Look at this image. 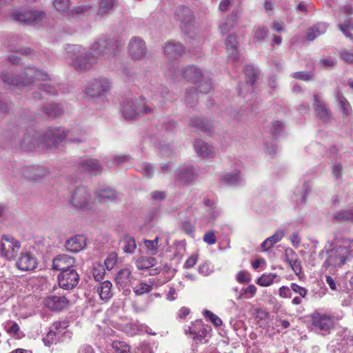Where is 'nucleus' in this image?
Here are the masks:
<instances>
[{
    "label": "nucleus",
    "instance_id": "nucleus-1",
    "mask_svg": "<svg viewBox=\"0 0 353 353\" xmlns=\"http://www.w3.org/2000/svg\"><path fill=\"white\" fill-rule=\"evenodd\" d=\"M121 45L122 43L117 39L101 38L91 45V52H86L85 48L78 45H69L66 50L70 63L77 70L84 71L92 66L97 57L108 58L110 55H115Z\"/></svg>",
    "mask_w": 353,
    "mask_h": 353
},
{
    "label": "nucleus",
    "instance_id": "nucleus-2",
    "mask_svg": "<svg viewBox=\"0 0 353 353\" xmlns=\"http://www.w3.org/2000/svg\"><path fill=\"white\" fill-rule=\"evenodd\" d=\"M77 131V130L65 131L61 128H49L45 131L34 133V137H30V134L26 135L22 141L21 147L32 149L40 144H43L49 148L57 145L63 139H67L70 142H83L84 138L81 132L78 137L74 136V133Z\"/></svg>",
    "mask_w": 353,
    "mask_h": 353
},
{
    "label": "nucleus",
    "instance_id": "nucleus-3",
    "mask_svg": "<svg viewBox=\"0 0 353 353\" xmlns=\"http://www.w3.org/2000/svg\"><path fill=\"white\" fill-rule=\"evenodd\" d=\"M1 79L8 85L21 87L29 86L34 81L50 80V75L45 71L30 66L26 67L19 77H14L8 72H3L1 74Z\"/></svg>",
    "mask_w": 353,
    "mask_h": 353
},
{
    "label": "nucleus",
    "instance_id": "nucleus-4",
    "mask_svg": "<svg viewBox=\"0 0 353 353\" xmlns=\"http://www.w3.org/2000/svg\"><path fill=\"white\" fill-rule=\"evenodd\" d=\"M332 250H327L329 254L325 263L327 265H342L345 263L346 259L353 253V241L342 236H336L330 243Z\"/></svg>",
    "mask_w": 353,
    "mask_h": 353
},
{
    "label": "nucleus",
    "instance_id": "nucleus-5",
    "mask_svg": "<svg viewBox=\"0 0 353 353\" xmlns=\"http://www.w3.org/2000/svg\"><path fill=\"white\" fill-rule=\"evenodd\" d=\"M121 112L125 119H134L151 113L152 109L145 104L143 99H128L121 105Z\"/></svg>",
    "mask_w": 353,
    "mask_h": 353
},
{
    "label": "nucleus",
    "instance_id": "nucleus-6",
    "mask_svg": "<svg viewBox=\"0 0 353 353\" xmlns=\"http://www.w3.org/2000/svg\"><path fill=\"white\" fill-rule=\"evenodd\" d=\"M112 88V83L105 77H99L92 80L85 93L87 96L93 100L104 101L107 94Z\"/></svg>",
    "mask_w": 353,
    "mask_h": 353
},
{
    "label": "nucleus",
    "instance_id": "nucleus-7",
    "mask_svg": "<svg viewBox=\"0 0 353 353\" xmlns=\"http://www.w3.org/2000/svg\"><path fill=\"white\" fill-rule=\"evenodd\" d=\"M70 203L76 209L83 210H92L94 205L90 199V194L85 186H78L74 189Z\"/></svg>",
    "mask_w": 353,
    "mask_h": 353
},
{
    "label": "nucleus",
    "instance_id": "nucleus-8",
    "mask_svg": "<svg viewBox=\"0 0 353 353\" xmlns=\"http://www.w3.org/2000/svg\"><path fill=\"white\" fill-rule=\"evenodd\" d=\"M20 248V241L12 236L6 234L1 236L0 241V254L2 257L8 260L14 259Z\"/></svg>",
    "mask_w": 353,
    "mask_h": 353
},
{
    "label": "nucleus",
    "instance_id": "nucleus-9",
    "mask_svg": "<svg viewBox=\"0 0 353 353\" xmlns=\"http://www.w3.org/2000/svg\"><path fill=\"white\" fill-rule=\"evenodd\" d=\"M12 18L20 23L28 25H35L46 19V14L42 10H14L12 12Z\"/></svg>",
    "mask_w": 353,
    "mask_h": 353
},
{
    "label": "nucleus",
    "instance_id": "nucleus-10",
    "mask_svg": "<svg viewBox=\"0 0 353 353\" xmlns=\"http://www.w3.org/2000/svg\"><path fill=\"white\" fill-rule=\"evenodd\" d=\"M312 323L316 331L325 336L334 327V317L323 313L316 312L311 316Z\"/></svg>",
    "mask_w": 353,
    "mask_h": 353
},
{
    "label": "nucleus",
    "instance_id": "nucleus-11",
    "mask_svg": "<svg viewBox=\"0 0 353 353\" xmlns=\"http://www.w3.org/2000/svg\"><path fill=\"white\" fill-rule=\"evenodd\" d=\"M174 18L180 22L181 29L189 33L194 22V16L191 9L186 6H179L174 12Z\"/></svg>",
    "mask_w": 353,
    "mask_h": 353
},
{
    "label": "nucleus",
    "instance_id": "nucleus-12",
    "mask_svg": "<svg viewBox=\"0 0 353 353\" xmlns=\"http://www.w3.org/2000/svg\"><path fill=\"white\" fill-rule=\"evenodd\" d=\"M79 281V275L74 268L61 272L58 276L60 288L64 290L73 289Z\"/></svg>",
    "mask_w": 353,
    "mask_h": 353
},
{
    "label": "nucleus",
    "instance_id": "nucleus-13",
    "mask_svg": "<svg viewBox=\"0 0 353 353\" xmlns=\"http://www.w3.org/2000/svg\"><path fill=\"white\" fill-rule=\"evenodd\" d=\"M129 53L134 59L143 58L146 54L145 42L139 37L132 38L129 43Z\"/></svg>",
    "mask_w": 353,
    "mask_h": 353
},
{
    "label": "nucleus",
    "instance_id": "nucleus-14",
    "mask_svg": "<svg viewBox=\"0 0 353 353\" xmlns=\"http://www.w3.org/2000/svg\"><path fill=\"white\" fill-rule=\"evenodd\" d=\"M177 179L184 183L193 181L197 177V173L194 167L190 164H184L181 165L176 170Z\"/></svg>",
    "mask_w": 353,
    "mask_h": 353
},
{
    "label": "nucleus",
    "instance_id": "nucleus-15",
    "mask_svg": "<svg viewBox=\"0 0 353 353\" xmlns=\"http://www.w3.org/2000/svg\"><path fill=\"white\" fill-rule=\"evenodd\" d=\"M37 265L36 258L28 252H21L16 263L17 268L22 271L32 270Z\"/></svg>",
    "mask_w": 353,
    "mask_h": 353
},
{
    "label": "nucleus",
    "instance_id": "nucleus-16",
    "mask_svg": "<svg viewBox=\"0 0 353 353\" xmlns=\"http://www.w3.org/2000/svg\"><path fill=\"white\" fill-rule=\"evenodd\" d=\"M185 50L184 46L179 41H170L165 43L163 52L168 59H174L181 56Z\"/></svg>",
    "mask_w": 353,
    "mask_h": 353
},
{
    "label": "nucleus",
    "instance_id": "nucleus-17",
    "mask_svg": "<svg viewBox=\"0 0 353 353\" xmlns=\"http://www.w3.org/2000/svg\"><path fill=\"white\" fill-rule=\"evenodd\" d=\"M25 177L32 181H40L49 174L48 169L44 165H32L23 170Z\"/></svg>",
    "mask_w": 353,
    "mask_h": 353
},
{
    "label": "nucleus",
    "instance_id": "nucleus-18",
    "mask_svg": "<svg viewBox=\"0 0 353 353\" xmlns=\"http://www.w3.org/2000/svg\"><path fill=\"white\" fill-rule=\"evenodd\" d=\"M79 169L92 174H99L103 172V166L100 162L97 159L91 158L81 159L79 164Z\"/></svg>",
    "mask_w": 353,
    "mask_h": 353
},
{
    "label": "nucleus",
    "instance_id": "nucleus-19",
    "mask_svg": "<svg viewBox=\"0 0 353 353\" xmlns=\"http://www.w3.org/2000/svg\"><path fill=\"white\" fill-rule=\"evenodd\" d=\"M313 106L316 114L321 120L327 121L330 118L331 112L319 93L314 94Z\"/></svg>",
    "mask_w": 353,
    "mask_h": 353
},
{
    "label": "nucleus",
    "instance_id": "nucleus-20",
    "mask_svg": "<svg viewBox=\"0 0 353 353\" xmlns=\"http://www.w3.org/2000/svg\"><path fill=\"white\" fill-rule=\"evenodd\" d=\"M68 300L63 296H50L43 300L44 305L52 311H61L67 307Z\"/></svg>",
    "mask_w": 353,
    "mask_h": 353
},
{
    "label": "nucleus",
    "instance_id": "nucleus-21",
    "mask_svg": "<svg viewBox=\"0 0 353 353\" xmlns=\"http://www.w3.org/2000/svg\"><path fill=\"white\" fill-rule=\"evenodd\" d=\"M134 281L135 277L133 276L132 270L128 268L120 270L115 277L117 285L122 288L132 286Z\"/></svg>",
    "mask_w": 353,
    "mask_h": 353
},
{
    "label": "nucleus",
    "instance_id": "nucleus-22",
    "mask_svg": "<svg viewBox=\"0 0 353 353\" xmlns=\"http://www.w3.org/2000/svg\"><path fill=\"white\" fill-rule=\"evenodd\" d=\"M75 263V259L66 254L59 255L53 259L52 269L63 272L68 269H72Z\"/></svg>",
    "mask_w": 353,
    "mask_h": 353
},
{
    "label": "nucleus",
    "instance_id": "nucleus-23",
    "mask_svg": "<svg viewBox=\"0 0 353 353\" xmlns=\"http://www.w3.org/2000/svg\"><path fill=\"white\" fill-rule=\"evenodd\" d=\"M183 78L194 84L197 83L203 78L202 71L194 65H188L181 70Z\"/></svg>",
    "mask_w": 353,
    "mask_h": 353
},
{
    "label": "nucleus",
    "instance_id": "nucleus-24",
    "mask_svg": "<svg viewBox=\"0 0 353 353\" xmlns=\"http://www.w3.org/2000/svg\"><path fill=\"white\" fill-rule=\"evenodd\" d=\"M196 153L201 157H212L214 154V148L201 139H196L194 142Z\"/></svg>",
    "mask_w": 353,
    "mask_h": 353
},
{
    "label": "nucleus",
    "instance_id": "nucleus-25",
    "mask_svg": "<svg viewBox=\"0 0 353 353\" xmlns=\"http://www.w3.org/2000/svg\"><path fill=\"white\" fill-rule=\"evenodd\" d=\"M86 246V239L83 235H76L66 241L65 248L71 252H78Z\"/></svg>",
    "mask_w": 353,
    "mask_h": 353
},
{
    "label": "nucleus",
    "instance_id": "nucleus-26",
    "mask_svg": "<svg viewBox=\"0 0 353 353\" xmlns=\"http://www.w3.org/2000/svg\"><path fill=\"white\" fill-rule=\"evenodd\" d=\"M112 287V285L110 281H105L98 285L94 292L99 295L101 301L106 302L113 296Z\"/></svg>",
    "mask_w": 353,
    "mask_h": 353
},
{
    "label": "nucleus",
    "instance_id": "nucleus-27",
    "mask_svg": "<svg viewBox=\"0 0 353 353\" xmlns=\"http://www.w3.org/2000/svg\"><path fill=\"white\" fill-rule=\"evenodd\" d=\"M185 333L190 334L193 340L202 342L207 336L208 330L204 325L199 323L192 327H189L188 330H185Z\"/></svg>",
    "mask_w": 353,
    "mask_h": 353
},
{
    "label": "nucleus",
    "instance_id": "nucleus-28",
    "mask_svg": "<svg viewBox=\"0 0 353 353\" xmlns=\"http://www.w3.org/2000/svg\"><path fill=\"white\" fill-rule=\"evenodd\" d=\"M223 181H224L228 185L234 186L241 185L245 182L243 176L239 170L226 173L223 176Z\"/></svg>",
    "mask_w": 353,
    "mask_h": 353
},
{
    "label": "nucleus",
    "instance_id": "nucleus-29",
    "mask_svg": "<svg viewBox=\"0 0 353 353\" xmlns=\"http://www.w3.org/2000/svg\"><path fill=\"white\" fill-rule=\"evenodd\" d=\"M96 199L101 203L107 201H114L119 198L117 192L110 188H104L96 192Z\"/></svg>",
    "mask_w": 353,
    "mask_h": 353
},
{
    "label": "nucleus",
    "instance_id": "nucleus-30",
    "mask_svg": "<svg viewBox=\"0 0 353 353\" xmlns=\"http://www.w3.org/2000/svg\"><path fill=\"white\" fill-rule=\"evenodd\" d=\"M226 50L229 54V57L236 60L239 57V51L237 48L236 36L235 34H230L225 40Z\"/></svg>",
    "mask_w": 353,
    "mask_h": 353
},
{
    "label": "nucleus",
    "instance_id": "nucleus-31",
    "mask_svg": "<svg viewBox=\"0 0 353 353\" xmlns=\"http://www.w3.org/2000/svg\"><path fill=\"white\" fill-rule=\"evenodd\" d=\"M327 28V25L325 23H318L307 30L306 38L312 41L319 36L323 34Z\"/></svg>",
    "mask_w": 353,
    "mask_h": 353
},
{
    "label": "nucleus",
    "instance_id": "nucleus-32",
    "mask_svg": "<svg viewBox=\"0 0 353 353\" xmlns=\"http://www.w3.org/2000/svg\"><path fill=\"white\" fill-rule=\"evenodd\" d=\"M130 157L125 154L112 155L108 157L105 161L106 165L109 168L117 167L122 165L124 163L128 162Z\"/></svg>",
    "mask_w": 353,
    "mask_h": 353
},
{
    "label": "nucleus",
    "instance_id": "nucleus-33",
    "mask_svg": "<svg viewBox=\"0 0 353 353\" xmlns=\"http://www.w3.org/2000/svg\"><path fill=\"white\" fill-rule=\"evenodd\" d=\"M282 230L276 231L272 236L267 238L261 244L263 250H268L274 243L279 242L283 236Z\"/></svg>",
    "mask_w": 353,
    "mask_h": 353
},
{
    "label": "nucleus",
    "instance_id": "nucleus-34",
    "mask_svg": "<svg viewBox=\"0 0 353 353\" xmlns=\"http://www.w3.org/2000/svg\"><path fill=\"white\" fill-rule=\"evenodd\" d=\"M151 92L153 93L152 97L157 99H165L169 94V90L167 87L159 85L158 86H151Z\"/></svg>",
    "mask_w": 353,
    "mask_h": 353
},
{
    "label": "nucleus",
    "instance_id": "nucleus-35",
    "mask_svg": "<svg viewBox=\"0 0 353 353\" xmlns=\"http://www.w3.org/2000/svg\"><path fill=\"white\" fill-rule=\"evenodd\" d=\"M276 282L279 281V278L276 274H263L256 280V284L263 287L270 286L273 283L274 280Z\"/></svg>",
    "mask_w": 353,
    "mask_h": 353
},
{
    "label": "nucleus",
    "instance_id": "nucleus-36",
    "mask_svg": "<svg viewBox=\"0 0 353 353\" xmlns=\"http://www.w3.org/2000/svg\"><path fill=\"white\" fill-rule=\"evenodd\" d=\"M244 72L246 83L252 86L258 75L257 70L253 65H248L245 67Z\"/></svg>",
    "mask_w": 353,
    "mask_h": 353
},
{
    "label": "nucleus",
    "instance_id": "nucleus-37",
    "mask_svg": "<svg viewBox=\"0 0 353 353\" xmlns=\"http://www.w3.org/2000/svg\"><path fill=\"white\" fill-rule=\"evenodd\" d=\"M156 259L150 256H141L136 261V266L139 270L148 269L155 264Z\"/></svg>",
    "mask_w": 353,
    "mask_h": 353
},
{
    "label": "nucleus",
    "instance_id": "nucleus-38",
    "mask_svg": "<svg viewBox=\"0 0 353 353\" xmlns=\"http://www.w3.org/2000/svg\"><path fill=\"white\" fill-rule=\"evenodd\" d=\"M336 97L340 103L341 112L344 115H350L352 111L351 106L347 100L343 96L339 90L336 92Z\"/></svg>",
    "mask_w": 353,
    "mask_h": 353
},
{
    "label": "nucleus",
    "instance_id": "nucleus-39",
    "mask_svg": "<svg viewBox=\"0 0 353 353\" xmlns=\"http://www.w3.org/2000/svg\"><path fill=\"white\" fill-rule=\"evenodd\" d=\"M159 237L156 236L153 240H147L145 239L143 241L145 248L146 249V252L149 255L154 256L156 255L159 250Z\"/></svg>",
    "mask_w": 353,
    "mask_h": 353
},
{
    "label": "nucleus",
    "instance_id": "nucleus-40",
    "mask_svg": "<svg viewBox=\"0 0 353 353\" xmlns=\"http://www.w3.org/2000/svg\"><path fill=\"white\" fill-rule=\"evenodd\" d=\"M333 219L339 222L353 221V210H342L333 216Z\"/></svg>",
    "mask_w": 353,
    "mask_h": 353
},
{
    "label": "nucleus",
    "instance_id": "nucleus-41",
    "mask_svg": "<svg viewBox=\"0 0 353 353\" xmlns=\"http://www.w3.org/2000/svg\"><path fill=\"white\" fill-rule=\"evenodd\" d=\"M190 125L192 127L196 128L199 130L208 132L210 130V125L205 119L199 117H193L190 120Z\"/></svg>",
    "mask_w": 353,
    "mask_h": 353
},
{
    "label": "nucleus",
    "instance_id": "nucleus-42",
    "mask_svg": "<svg viewBox=\"0 0 353 353\" xmlns=\"http://www.w3.org/2000/svg\"><path fill=\"white\" fill-rule=\"evenodd\" d=\"M117 0H101L98 14L105 15L111 10L116 3Z\"/></svg>",
    "mask_w": 353,
    "mask_h": 353
},
{
    "label": "nucleus",
    "instance_id": "nucleus-43",
    "mask_svg": "<svg viewBox=\"0 0 353 353\" xmlns=\"http://www.w3.org/2000/svg\"><path fill=\"white\" fill-rule=\"evenodd\" d=\"M152 283H146L141 282L133 288V292L137 296H141L144 294L148 293L152 290Z\"/></svg>",
    "mask_w": 353,
    "mask_h": 353
},
{
    "label": "nucleus",
    "instance_id": "nucleus-44",
    "mask_svg": "<svg viewBox=\"0 0 353 353\" xmlns=\"http://www.w3.org/2000/svg\"><path fill=\"white\" fill-rule=\"evenodd\" d=\"M339 28L343 32V33L348 38H352V34L348 32L349 30L353 28V19L348 18L345 19L343 23L338 24Z\"/></svg>",
    "mask_w": 353,
    "mask_h": 353
},
{
    "label": "nucleus",
    "instance_id": "nucleus-45",
    "mask_svg": "<svg viewBox=\"0 0 353 353\" xmlns=\"http://www.w3.org/2000/svg\"><path fill=\"white\" fill-rule=\"evenodd\" d=\"M53 6L57 11L62 13L70 9L71 2L70 0H54Z\"/></svg>",
    "mask_w": 353,
    "mask_h": 353
},
{
    "label": "nucleus",
    "instance_id": "nucleus-46",
    "mask_svg": "<svg viewBox=\"0 0 353 353\" xmlns=\"http://www.w3.org/2000/svg\"><path fill=\"white\" fill-rule=\"evenodd\" d=\"M105 274V270L103 265L100 263H94L93 265L92 274L97 281H101Z\"/></svg>",
    "mask_w": 353,
    "mask_h": 353
},
{
    "label": "nucleus",
    "instance_id": "nucleus-47",
    "mask_svg": "<svg viewBox=\"0 0 353 353\" xmlns=\"http://www.w3.org/2000/svg\"><path fill=\"white\" fill-rule=\"evenodd\" d=\"M137 247L135 239L131 236H125L123 239V249L125 252L132 253Z\"/></svg>",
    "mask_w": 353,
    "mask_h": 353
},
{
    "label": "nucleus",
    "instance_id": "nucleus-48",
    "mask_svg": "<svg viewBox=\"0 0 353 353\" xmlns=\"http://www.w3.org/2000/svg\"><path fill=\"white\" fill-rule=\"evenodd\" d=\"M138 170L146 178H151L154 173V166L148 163H143L138 165Z\"/></svg>",
    "mask_w": 353,
    "mask_h": 353
},
{
    "label": "nucleus",
    "instance_id": "nucleus-49",
    "mask_svg": "<svg viewBox=\"0 0 353 353\" xmlns=\"http://www.w3.org/2000/svg\"><path fill=\"white\" fill-rule=\"evenodd\" d=\"M234 25V21L230 17H227L223 21L220 23L219 30L222 34H227L232 30Z\"/></svg>",
    "mask_w": 353,
    "mask_h": 353
},
{
    "label": "nucleus",
    "instance_id": "nucleus-50",
    "mask_svg": "<svg viewBox=\"0 0 353 353\" xmlns=\"http://www.w3.org/2000/svg\"><path fill=\"white\" fill-rule=\"evenodd\" d=\"M45 112L48 117H55L61 114L62 109L59 105L52 103L45 108Z\"/></svg>",
    "mask_w": 353,
    "mask_h": 353
},
{
    "label": "nucleus",
    "instance_id": "nucleus-51",
    "mask_svg": "<svg viewBox=\"0 0 353 353\" xmlns=\"http://www.w3.org/2000/svg\"><path fill=\"white\" fill-rule=\"evenodd\" d=\"M112 347L117 353H132L129 345L124 342L114 341L112 343Z\"/></svg>",
    "mask_w": 353,
    "mask_h": 353
},
{
    "label": "nucleus",
    "instance_id": "nucleus-52",
    "mask_svg": "<svg viewBox=\"0 0 353 353\" xmlns=\"http://www.w3.org/2000/svg\"><path fill=\"white\" fill-rule=\"evenodd\" d=\"M256 293V288L255 285L251 284L249 285L247 288L243 289V292H241L238 296L237 299H241L242 298H252Z\"/></svg>",
    "mask_w": 353,
    "mask_h": 353
},
{
    "label": "nucleus",
    "instance_id": "nucleus-53",
    "mask_svg": "<svg viewBox=\"0 0 353 353\" xmlns=\"http://www.w3.org/2000/svg\"><path fill=\"white\" fill-rule=\"evenodd\" d=\"M268 29L265 27H259L256 29L254 32V41L261 42L263 41L268 36Z\"/></svg>",
    "mask_w": 353,
    "mask_h": 353
},
{
    "label": "nucleus",
    "instance_id": "nucleus-54",
    "mask_svg": "<svg viewBox=\"0 0 353 353\" xmlns=\"http://www.w3.org/2000/svg\"><path fill=\"white\" fill-rule=\"evenodd\" d=\"M197 101V92L195 89L187 90L185 96V101L189 106H192Z\"/></svg>",
    "mask_w": 353,
    "mask_h": 353
},
{
    "label": "nucleus",
    "instance_id": "nucleus-55",
    "mask_svg": "<svg viewBox=\"0 0 353 353\" xmlns=\"http://www.w3.org/2000/svg\"><path fill=\"white\" fill-rule=\"evenodd\" d=\"M203 315L205 318L208 319L216 327L221 325L223 323L222 320L218 316H216L210 310H205L203 312Z\"/></svg>",
    "mask_w": 353,
    "mask_h": 353
},
{
    "label": "nucleus",
    "instance_id": "nucleus-56",
    "mask_svg": "<svg viewBox=\"0 0 353 353\" xmlns=\"http://www.w3.org/2000/svg\"><path fill=\"white\" fill-rule=\"evenodd\" d=\"M117 261V255L116 253H110L105 260L104 261V265L108 270H112Z\"/></svg>",
    "mask_w": 353,
    "mask_h": 353
},
{
    "label": "nucleus",
    "instance_id": "nucleus-57",
    "mask_svg": "<svg viewBox=\"0 0 353 353\" xmlns=\"http://www.w3.org/2000/svg\"><path fill=\"white\" fill-rule=\"evenodd\" d=\"M57 336L58 335L56 334V332L53 329L50 328L46 337L43 338V342L45 345L47 346H50L52 344L57 343Z\"/></svg>",
    "mask_w": 353,
    "mask_h": 353
},
{
    "label": "nucleus",
    "instance_id": "nucleus-58",
    "mask_svg": "<svg viewBox=\"0 0 353 353\" xmlns=\"http://www.w3.org/2000/svg\"><path fill=\"white\" fill-rule=\"evenodd\" d=\"M20 330L19 325L14 321H8L6 325V331L10 335L18 336Z\"/></svg>",
    "mask_w": 353,
    "mask_h": 353
},
{
    "label": "nucleus",
    "instance_id": "nucleus-59",
    "mask_svg": "<svg viewBox=\"0 0 353 353\" xmlns=\"http://www.w3.org/2000/svg\"><path fill=\"white\" fill-rule=\"evenodd\" d=\"M68 326V321H57L54 322L51 329H53L56 334L59 336Z\"/></svg>",
    "mask_w": 353,
    "mask_h": 353
},
{
    "label": "nucleus",
    "instance_id": "nucleus-60",
    "mask_svg": "<svg viewBox=\"0 0 353 353\" xmlns=\"http://www.w3.org/2000/svg\"><path fill=\"white\" fill-rule=\"evenodd\" d=\"M236 281L240 283H248L251 280L250 274L245 270L240 271L236 276Z\"/></svg>",
    "mask_w": 353,
    "mask_h": 353
},
{
    "label": "nucleus",
    "instance_id": "nucleus-61",
    "mask_svg": "<svg viewBox=\"0 0 353 353\" xmlns=\"http://www.w3.org/2000/svg\"><path fill=\"white\" fill-rule=\"evenodd\" d=\"M198 271L203 276H208L213 272V268L209 263L205 262L199 265Z\"/></svg>",
    "mask_w": 353,
    "mask_h": 353
},
{
    "label": "nucleus",
    "instance_id": "nucleus-62",
    "mask_svg": "<svg viewBox=\"0 0 353 353\" xmlns=\"http://www.w3.org/2000/svg\"><path fill=\"white\" fill-rule=\"evenodd\" d=\"M283 129V124L279 121H276L272 123L271 128V133L274 137L279 136L281 134Z\"/></svg>",
    "mask_w": 353,
    "mask_h": 353
},
{
    "label": "nucleus",
    "instance_id": "nucleus-63",
    "mask_svg": "<svg viewBox=\"0 0 353 353\" xmlns=\"http://www.w3.org/2000/svg\"><path fill=\"white\" fill-rule=\"evenodd\" d=\"M290 288L296 293L300 294L301 297L305 298L307 294V290L306 288H303L299 285L296 283H292L290 285Z\"/></svg>",
    "mask_w": 353,
    "mask_h": 353
},
{
    "label": "nucleus",
    "instance_id": "nucleus-64",
    "mask_svg": "<svg viewBox=\"0 0 353 353\" xmlns=\"http://www.w3.org/2000/svg\"><path fill=\"white\" fill-rule=\"evenodd\" d=\"M201 79L197 83H199L198 88L201 93H208L211 90V83L209 81H203Z\"/></svg>",
    "mask_w": 353,
    "mask_h": 353
}]
</instances>
